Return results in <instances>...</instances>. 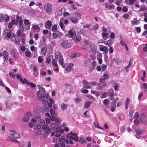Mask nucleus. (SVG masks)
<instances>
[{"label": "nucleus", "mask_w": 147, "mask_h": 147, "mask_svg": "<svg viewBox=\"0 0 147 147\" xmlns=\"http://www.w3.org/2000/svg\"><path fill=\"white\" fill-rule=\"evenodd\" d=\"M132 61L130 60L129 62V63L128 65L126 67V69H127V68H129L131 67V65L132 64Z\"/></svg>", "instance_id": "nucleus-48"}, {"label": "nucleus", "mask_w": 147, "mask_h": 147, "mask_svg": "<svg viewBox=\"0 0 147 147\" xmlns=\"http://www.w3.org/2000/svg\"><path fill=\"white\" fill-rule=\"evenodd\" d=\"M136 30L138 33H140L141 32V29L139 27H137L136 28Z\"/></svg>", "instance_id": "nucleus-62"}, {"label": "nucleus", "mask_w": 147, "mask_h": 147, "mask_svg": "<svg viewBox=\"0 0 147 147\" xmlns=\"http://www.w3.org/2000/svg\"><path fill=\"white\" fill-rule=\"evenodd\" d=\"M5 18L3 16H1L0 17V21L1 22H3L5 20Z\"/></svg>", "instance_id": "nucleus-54"}, {"label": "nucleus", "mask_w": 147, "mask_h": 147, "mask_svg": "<svg viewBox=\"0 0 147 147\" xmlns=\"http://www.w3.org/2000/svg\"><path fill=\"white\" fill-rule=\"evenodd\" d=\"M65 85L66 87V91L68 92H70L71 91V86L70 85L67 84H65Z\"/></svg>", "instance_id": "nucleus-18"}, {"label": "nucleus", "mask_w": 147, "mask_h": 147, "mask_svg": "<svg viewBox=\"0 0 147 147\" xmlns=\"http://www.w3.org/2000/svg\"><path fill=\"white\" fill-rule=\"evenodd\" d=\"M109 77V76L107 74H105L103 77L104 79H105V80H106Z\"/></svg>", "instance_id": "nucleus-57"}, {"label": "nucleus", "mask_w": 147, "mask_h": 147, "mask_svg": "<svg viewBox=\"0 0 147 147\" xmlns=\"http://www.w3.org/2000/svg\"><path fill=\"white\" fill-rule=\"evenodd\" d=\"M83 83L84 85V86L83 87V88H86V89H88L91 88V87L89 85L90 83L87 82V81L85 80H83Z\"/></svg>", "instance_id": "nucleus-10"}, {"label": "nucleus", "mask_w": 147, "mask_h": 147, "mask_svg": "<svg viewBox=\"0 0 147 147\" xmlns=\"http://www.w3.org/2000/svg\"><path fill=\"white\" fill-rule=\"evenodd\" d=\"M121 40H120V44L123 47L125 45L126 46V44L124 43V41L123 40L121 37Z\"/></svg>", "instance_id": "nucleus-49"}, {"label": "nucleus", "mask_w": 147, "mask_h": 147, "mask_svg": "<svg viewBox=\"0 0 147 147\" xmlns=\"http://www.w3.org/2000/svg\"><path fill=\"white\" fill-rule=\"evenodd\" d=\"M57 30V26L56 25H54L52 26L51 30L53 32H55Z\"/></svg>", "instance_id": "nucleus-28"}, {"label": "nucleus", "mask_w": 147, "mask_h": 147, "mask_svg": "<svg viewBox=\"0 0 147 147\" xmlns=\"http://www.w3.org/2000/svg\"><path fill=\"white\" fill-rule=\"evenodd\" d=\"M19 25L20 26H23V22L22 20L21 19H20L19 20Z\"/></svg>", "instance_id": "nucleus-53"}, {"label": "nucleus", "mask_w": 147, "mask_h": 147, "mask_svg": "<svg viewBox=\"0 0 147 147\" xmlns=\"http://www.w3.org/2000/svg\"><path fill=\"white\" fill-rule=\"evenodd\" d=\"M105 53H107L108 52V48L106 46H104V49L103 51Z\"/></svg>", "instance_id": "nucleus-59"}, {"label": "nucleus", "mask_w": 147, "mask_h": 147, "mask_svg": "<svg viewBox=\"0 0 147 147\" xmlns=\"http://www.w3.org/2000/svg\"><path fill=\"white\" fill-rule=\"evenodd\" d=\"M55 59L57 61H59V63L61 65L62 67L64 68L65 67V65L64 63V59L63 58V56L59 52L57 51L55 53Z\"/></svg>", "instance_id": "nucleus-2"}, {"label": "nucleus", "mask_w": 147, "mask_h": 147, "mask_svg": "<svg viewBox=\"0 0 147 147\" xmlns=\"http://www.w3.org/2000/svg\"><path fill=\"white\" fill-rule=\"evenodd\" d=\"M109 101L107 99H105L104 100L103 104L104 105H106L108 104L109 102Z\"/></svg>", "instance_id": "nucleus-51"}, {"label": "nucleus", "mask_w": 147, "mask_h": 147, "mask_svg": "<svg viewBox=\"0 0 147 147\" xmlns=\"http://www.w3.org/2000/svg\"><path fill=\"white\" fill-rule=\"evenodd\" d=\"M69 35L71 37L74 38L76 36V34L75 31H73L72 30H70L69 31Z\"/></svg>", "instance_id": "nucleus-17"}, {"label": "nucleus", "mask_w": 147, "mask_h": 147, "mask_svg": "<svg viewBox=\"0 0 147 147\" xmlns=\"http://www.w3.org/2000/svg\"><path fill=\"white\" fill-rule=\"evenodd\" d=\"M47 49V46L46 45H44L41 49V54L45 56Z\"/></svg>", "instance_id": "nucleus-8"}, {"label": "nucleus", "mask_w": 147, "mask_h": 147, "mask_svg": "<svg viewBox=\"0 0 147 147\" xmlns=\"http://www.w3.org/2000/svg\"><path fill=\"white\" fill-rule=\"evenodd\" d=\"M139 113L136 112L134 114V118H137L139 117Z\"/></svg>", "instance_id": "nucleus-42"}, {"label": "nucleus", "mask_w": 147, "mask_h": 147, "mask_svg": "<svg viewBox=\"0 0 147 147\" xmlns=\"http://www.w3.org/2000/svg\"><path fill=\"white\" fill-rule=\"evenodd\" d=\"M75 16L76 17H78L79 18H80V17L81 16V15L78 12H76L75 13Z\"/></svg>", "instance_id": "nucleus-43"}, {"label": "nucleus", "mask_w": 147, "mask_h": 147, "mask_svg": "<svg viewBox=\"0 0 147 147\" xmlns=\"http://www.w3.org/2000/svg\"><path fill=\"white\" fill-rule=\"evenodd\" d=\"M24 24L25 25H28L29 24L30 25L29 21L28 20L25 19L24 21Z\"/></svg>", "instance_id": "nucleus-37"}, {"label": "nucleus", "mask_w": 147, "mask_h": 147, "mask_svg": "<svg viewBox=\"0 0 147 147\" xmlns=\"http://www.w3.org/2000/svg\"><path fill=\"white\" fill-rule=\"evenodd\" d=\"M50 113L51 114L53 115L55 114V111L53 109H51L50 111Z\"/></svg>", "instance_id": "nucleus-40"}, {"label": "nucleus", "mask_w": 147, "mask_h": 147, "mask_svg": "<svg viewBox=\"0 0 147 147\" xmlns=\"http://www.w3.org/2000/svg\"><path fill=\"white\" fill-rule=\"evenodd\" d=\"M24 31H22V30H19L18 31L17 33V35L18 37H20L22 35V32H23Z\"/></svg>", "instance_id": "nucleus-31"}, {"label": "nucleus", "mask_w": 147, "mask_h": 147, "mask_svg": "<svg viewBox=\"0 0 147 147\" xmlns=\"http://www.w3.org/2000/svg\"><path fill=\"white\" fill-rule=\"evenodd\" d=\"M17 78L20 80V81L21 83L23 84H25V80H24H24L22 79V78H21L20 76L19 75H18L16 76Z\"/></svg>", "instance_id": "nucleus-19"}, {"label": "nucleus", "mask_w": 147, "mask_h": 147, "mask_svg": "<svg viewBox=\"0 0 147 147\" xmlns=\"http://www.w3.org/2000/svg\"><path fill=\"white\" fill-rule=\"evenodd\" d=\"M70 20L72 21V22L76 23L77 21V20L76 18H75L74 17H71L70 18Z\"/></svg>", "instance_id": "nucleus-29"}, {"label": "nucleus", "mask_w": 147, "mask_h": 147, "mask_svg": "<svg viewBox=\"0 0 147 147\" xmlns=\"http://www.w3.org/2000/svg\"><path fill=\"white\" fill-rule=\"evenodd\" d=\"M12 30H9L8 31L7 34L6 36L8 38H10L11 37L12 34H11Z\"/></svg>", "instance_id": "nucleus-23"}, {"label": "nucleus", "mask_w": 147, "mask_h": 147, "mask_svg": "<svg viewBox=\"0 0 147 147\" xmlns=\"http://www.w3.org/2000/svg\"><path fill=\"white\" fill-rule=\"evenodd\" d=\"M41 128V126L39 125L36 124L34 126V128L35 129H39Z\"/></svg>", "instance_id": "nucleus-35"}, {"label": "nucleus", "mask_w": 147, "mask_h": 147, "mask_svg": "<svg viewBox=\"0 0 147 147\" xmlns=\"http://www.w3.org/2000/svg\"><path fill=\"white\" fill-rule=\"evenodd\" d=\"M129 100L128 98H127L125 104V107L126 109H127L128 108V105L129 104Z\"/></svg>", "instance_id": "nucleus-20"}, {"label": "nucleus", "mask_w": 147, "mask_h": 147, "mask_svg": "<svg viewBox=\"0 0 147 147\" xmlns=\"http://www.w3.org/2000/svg\"><path fill=\"white\" fill-rule=\"evenodd\" d=\"M146 9V7H141L138 11H145Z\"/></svg>", "instance_id": "nucleus-60"}, {"label": "nucleus", "mask_w": 147, "mask_h": 147, "mask_svg": "<svg viewBox=\"0 0 147 147\" xmlns=\"http://www.w3.org/2000/svg\"><path fill=\"white\" fill-rule=\"evenodd\" d=\"M51 126L52 129L55 131L56 132H58L60 130V128L58 127L57 123H55L52 124Z\"/></svg>", "instance_id": "nucleus-4"}, {"label": "nucleus", "mask_w": 147, "mask_h": 147, "mask_svg": "<svg viewBox=\"0 0 147 147\" xmlns=\"http://www.w3.org/2000/svg\"><path fill=\"white\" fill-rule=\"evenodd\" d=\"M65 69L67 72H69L71 71V67L69 66H67L66 67Z\"/></svg>", "instance_id": "nucleus-38"}, {"label": "nucleus", "mask_w": 147, "mask_h": 147, "mask_svg": "<svg viewBox=\"0 0 147 147\" xmlns=\"http://www.w3.org/2000/svg\"><path fill=\"white\" fill-rule=\"evenodd\" d=\"M2 56H3V58L4 59V62L7 61L8 55L6 51H4L2 53H0V57Z\"/></svg>", "instance_id": "nucleus-5"}, {"label": "nucleus", "mask_w": 147, "mask_h": 147, "mask_svg": "<svg viewBox=\"0 0 147 147\" xmlns=\"http://www.w3.org/2000/svg\"><path fill=\"white\" fill-rule=\"evenodd\" d=\"M29 120V119L28 117H24L23 118V121L25 122H27Z\"/></svg>", "instance_id": "nucleus-45"}, {"label": "nucleus", "mask_w": 147, "mask_h": 147, "mask_svg": "<svg viewBox=\"0 0 147 147\" xmlns=\"http://www.w3.org/2000/svg\"><path fill=\"white\" fill-rule=\"evenodd\" d=\"M52 64L53 65L55 66V67H57L58 66V65L57 64V63L54 59H53L52 62Z\"/></svg>", "instance_id": "nucleus-30"}, {"label": "nucleus", "mask_w": 147, "mask_h": 147, "mask_svg": "<svg viewBox=\"0 0 147 147\" xmlns=\"http://www.w3.org/2000/svg\"><path fill=\"white\" fill-rule=\"evenodd\" d=\"M5 89L9 93H10L11 92V90L8 87H5Z\"/></svg>", "instance_id": "nucleus-58"}, {"label": "nucleus", "mask_w": 147, "mask_h": 147, "mask_svg": "<svg viewBox=\"0 0 147 147\" xmlns=\"http://www.w3.org/2000/svg\"><path fill=\"white\" fill-rule=\"evenodd\" d=\"M26 116L28 117H31L32 116V115L31 112H29L27 113Z\"/></svg>", "instance_id": "nucleus-44"}, {"label": "nucleus", "mask_w": 147, "mask_h": 147, "mask_svg": "<svg viewBox=\"0 0 147 147\" xmlns=\"http://www.w3.org/2000/svg\"><path fill=\"white\" fill-rule=\"evenodd\" d=\"M112 44V41L111 40H109L107 42L106 45H107L108 47H110Z\"/></svg>", "instance_id": "nucleus-25"}, {"label": "nucleus", "mask_w": 147, "mask_h": 147, "mask_svg": "<svg viewBox=\"0 0 147 147\" xmlns=\"http://www.w3.org/2000/svg\"><path fill=\"white\" fill-rule=\"evenodd\" d=\"M20 19H21V18L19 16H17L16 19H13L11 20V22L14 25H17L19 22V20Z\"/></svg>", "instance_id": "nucleus-9"}, {"label": "nucleus", "mask_w": 147, "mask_h": 147, "mask_svg": "<svg viewBox=\"0 0 147 147\" xmlns=\"http://www.w3.org/2000/svg\"><path fill=\"white\" fill-rule=\"evenodd\" d=\"M13 136L16 138L18 139H19L20 138V136L19 133H17L16 131L15 132V133L14 134Z\"/></svg>", "instance_id": "nucleus-24"}, {"label": "nucleus", "mask_w": 147, "mask_h": 147, "mask_svg": "<svg viewBox=\"0 0 147 147\" xmlns=\"http://www.w3.org/2000/svg\"><path fill=\"white\" fill-rule=\"evenodd\" d=\"M38 123L40 126H42L45 124V121L43 119H40L38 121Z\"/></svg>", "instance_id": "nucleus-21"}, {"label": "nucleus", "mask_w": 147, "mask_h": 147, "mask_svg": "<svg viewBox=\"0 0 147 147\" xmlns=\"http://www.w3.org/2000/svg\"><path fill=\"white\" fill-rule=\"evenodd\" d=\"M8 31V30L7 28H5L3 30V35H6Z\"/></svg>", "instance_id": "nucleus-50"}, {"label": "nucleus", "mask_w": 147, "mask_h": 147, "mask_svg": "<svg viewBox=\"0 0 147 147\" xmlns=\"http://www.w3.org/2000/svg\"><path fill=\"white\" fill-rule=\"evenodd\" d=\"M106 86V84L105 81L100 83L98 84V90H101L103 88V86Z\"/></svg>", "instance_id": "nucleus-14"}, {"label": "nucleus", "mask_w": 147, "mask_h": 147, "mask_svg": "<svg viewBox=\"0 0 147 147\" xmlns=\"http://www.w3.org/2000/svg\"><path fill=\"white\" fill-rule=\"evenodd\" d=\"M44 95L43 92L40 90H39L37 92V96L39 99L41 98Z\"/></svg>", "instance_id": "nucleus-12"}, {"label": "nucleus", "mask_w": 147, "mask_h": 147, "mask_svg": "<svg viewBox=\"0 0 147 147\" xmlns=\"http://www.w3.org/2000/svg\"><path fill=\"white\" fill-rule=\"evenodd\" d=\"M71 45L70 43L66 41L62 42L61 45V46L65 49L69 48L70 47Z\"/></svg>", "instance_id": "nucleus-6"}, {"label": "nucleus", "mask_w": 147, "mask_h": 147, "mask_svg": "<svg viewBox=\"0 0 147 147\" xmlns=\"http://www.w3.org/2000/svg\"><path fill=\"white\" fill-rule=\"evenodd\" d=\"M70 134H67L66 135V139L65 140V137L64 136H62L60 138V142H64L65 141L66 144L70 143V144H72L73 143L72 140L76 142H77L78 140V137L77 136V134L76 133H73L71 132Z\"/></svg>", "instance_id": "nucleus-1"}, {"label": "nucleus", "mask_w": 147, "mask_h": 147, "mask_svg": "<svg viewBox=\"0 0 147 147\" xmlns=\"http://www.w3.org/2000/svg\"><path fill=\"white\" fill-rule=\"evenodd\" d=\"M33 29L35 30H38L39 29V27L37 25H33L32 26Z\"/></svg>", "instance_id": "nucleus-34"}, {"label": "nucleus", "mask_w": 147, "mask_h": 147, "mask_svg": "<svg viewBox=\"0 0 147 147\" xmlns=\"http://www.w3.org/2000/svg\"><path fill=\"white\" fill-rule=\"evenodd\" d=\"M86 96L87 97H88V98L90 100H93L94 99V98L92 96L90 95L89 94H87L86 95Z\"/></svg>", "instance_id": "nucleus-47"}, {"label": "nucleus", "mask_w": 147, "mask_h": 147, "mask_svg": "<svg viewBox=\"0 0 147 147\" xmlns=\"http://www.w3.org/2000/svg\"><path fill=\"white\" fill-rule=\"evenodd\" d=\"M51 130L50 128L48 127L46 130L45 132L47 134H50L51 132Z\"/></svg>", "instance_id": "nucleus-39"}, {"label": "nucleus", "mask_w": 147, "mask_h": 147, "mask_svg": "<svg viewBox=\"0 0 147 147\" xmlns=\"http://www.w3.org/2000/svg\"><path fill=\"white\" fill-rule=\"evenodd\" d=\"M47 26L51 28L52 25V23L50 20H48L46 23Z\"/></svg>", "instance_id": "nucleus-33"}, {"label": "nucleus", "mask_w": 147, "mask_h": 147, "mask_svg": "<svg viewBox=\"0 0 147 147\" xmlns=\"http://www.w3.org/2000/svg\"><path fill=\"white\" fill-rule=\"evenodd\" d=\"M24 80H25V84L26 83L28 85H30L32 88H34L36 86L35 84L32 82L29 83L28 82V80L25 78H24Z\"/></svg>", "instance_id": "nucleus-15"}, {"label": "nucleus", "mask_w": 147, "mask_h": 147, "mask_svg": "<svg viewBox=\"0 0 147 147\" xmlns=\"http://www.w3.org/2000/svg\"><path fill=\"white\" fill-rule=\"evenodd\" d=\"M90 48L92 53H95L96 50V48L94 45L91 44L90 45Z\"/></svg>", "instance_id": "nucleus-16"}, {"label": "nucleus", "mask_w": 147, "mask_h": 147, "mask_svg": "<svg viewBox=\"0 0 147 147\" xmlns=\"http://www.w3.org/2000/svg\"><path fill=\"white\" fill-rule=\"evenodd\" d=\"M107 93L106 92H105L102 94L101 95V97L103 98H104L106 97L107 96Z\"/></svg>", "instance_id": "nucleus-36"}, {"label": "nucleus", "mask_w": 147, "mask_h": 147, "mask_svg": "<svg viewBox=\"0 0 147 147\" xmlns=\"http://www.w3.org/2000/svg\"><path fill=\"white\" fill-rule=\"evenodd\" d=\"M128 10L127 8L125 6H124L122 9V11L123 12H126Z\"/></svg>", "instance_id": "nucleus-63"}, {"label": "nucleus", "mask_w": 147, "mask_h": 147, "mask_svg": "<svg viewBox=\"0 0 147 147\" xmlns=\"http://www.w3.org/2000/svg\"><path fill=\"white\" fill-rule=\"evenodd\" d=\"M49 102L47 101V104H45L46 105H48L49 108H51L52 107V105L54 103V100L52 99L51 98L49 99Z\"/></svg>", "instance_id": "nucleus-11"}, {"label": "nucleus", "mask_w": 147, "mask_h": 147, "mask_svg": "<svg viewBox=\"0 0 147 147\" xmlns=\"http://www.w3.org/2000/svg\"><path fill=\"white\" fill-rule=\"evenodd\" d=\"M52 6L50 3H48L45 5L44 9L46 10L47 13H50L51 11Z\"/></svg>", "instance_id": "nucleus-3"}, {"label": "nucleus", "mask_w": 147, "mask_h": 147, "mask_svg": "<svg viewBox=\"0 0 147 147\" xmlns=\"http://www.w3.org/2000/svg\"><path fill=\"white\" fill-rule=\"evenodd\" d=\"M49 94L47 93H46L45 95L43 96V100H42V102L44 104H47V101H49Z\"/></svg>", "instance_id": "nucleus-7"}, {"label": "nucleus", "mask_w": 147, "mask_h": 147, "mask_svg": "<svg viewBox=\"0 0 147 147\" xmlns=\"http://www.w3.org/2000/svg\"><path fill=\"white\" fill-rule=\"evenodd\" d=\"M135 132L137 134H139V135H141L142 133V132L141 130L140 129H137L135 130Z\"/></svg>", "instance_id": "nucleus-32"}, {"label": "nucleus", "mask_w": 147, "mask_h": 147, "mask_svg": "<svg viewBox=\"0 0 147 147\" xmlns=\"http://www.w3.org/2000/svg\"><path fill=\"white\" fill-rule=\"evenodd\" d=\"M90 26V24H86L84 25L83 26V27L84 28H88Z\"/></svg>", "instance_id": "nucleus-56"}, {"label": "nucleus", "mask_w": 147, "mask_h": 147, "mask_svg": "<svg viewBox=\"0 0 147 147\" xmlns=\"http://www.w3.org/2000/svg\"><path fill=\"white\" fill-rule=\"evenodd\" d=\"M92 102L89 101L86 102L85 104L84 107L86 108H87L88 107L90 106V105L92 103Z\"/></svg>", "instance_id": "nucleus-22"}, {"label": "nucleus", "mask_w": 147, "mask_h": 147, "mask_svg": "<svg viewBox=\"0 0 147 147\" xmlns=\"http://www.w3.org/2000/svg\"><path fill=\"white\" fill-rule=\"evenodd\" d=\"M136 1V0H129V4L131 5H133L134 2Z\"/></svg>", "instance_id": "nucleus-41"}, {"label": "nucleus", "mask_w": 147, "mask_h": 147, "mask_svg": "<svg viewBox=\"0 0 147 147\" xmlns=\"http://www.w3.org/2000/svg\"><path fill=\"white\" fill-rule=\"evenodd\" d=\"M13 24L12 23V22H11L9 23L8 26V27L9 28L11 29V28L13 26Z\"/></svg>", "instance_id": "nucleus-61"}, {"label": "nucleus", "mask_w": 147, "mask_h": 147, "mask_svg": "<svg viewBox=\"0 0 147 147\" xmlns=\"http://www.w3.org/2000/svg\"><path fill=\"white\" fill-rule=\"evenodd\" d=\"M107 68V66L105 65V64H102V71H104Z\"/></svg>", "instance_id": "nucleus-52"}, {"label": "nucleus", "mask_w": 147, "mask_h": 147, "mask_svg": "<svg viewBox=\"0 0 147 147\" xmlns=\"http://www.w3.org/2000/svg\"><path fill=\"white\" fill-rule=\"evenodd\" d=\"M87 58L90 61L95 59V57L93 55L89 54L87 55Z\"/></svg>", "instance_id": "nucleus-13"}, {"label": "nucleus", "mask_w": 147, "mask_h": 147, "mask_svg": "<svg viewBox=\"0 0 147 147\" xmlns=\"http://www.w3.org/2000/svg\"><path fill=\"white\" fill-rule=\"evenodd\" d=\"M34 125V123L33 122H31L28 124V125L30 127H32Z\"/></svg>", "instance_id": "nucleus-64"}, {"label": "nucleus", "mask_w": 147, "mask_h": 147, "mask_svg": "<svg viewBox=\"0 0 147 147\" xmlns=\"http://www.w3.org/2000/svg\"><path fill=\"white\" fill-rule=\"evenodd\" d=\"M52 35L54 39H56L58 37V35L55 33H53Z\"/></svg>", "instance_id": "nucleus-46"}, {"label": "nucleus", "mask_w": 147, "mask_h": 147, "mask_svg": "<svg viewBox=\"0 0 147 147\" xmlns=\"http://www.w3.org/2000/svg\"><path fill=\"white\" fill-rule=\"evenodd\" d=\"M61 121V120L59 118H58L57 117L55 119V121L57 123H60V122Z\"/></svg>", "instance_id": "nucleus-55"}, {"label": "nucleus", "mask_w": 147, "mask_h": 147, "mask_svg": "<svg viewBox=\"0 0 147 147\" xmlns=\"http://www.w3.org/2000/svg\"><path fill=\"white\" fill-rule=\"evenodd\" d=\"M81 40V38L80 36V35H78L77 36H76V38L75 39L76 42H78L79 41H80Z\"/></svg>", "instance_id": "nucleus-27"}, {"label": "nucleus", "mask_w": 147, "mask_h": 147, "mask_svg": "<svg viewBox=\"0 0 147 147\" xmlns=\"http://www.w3.org/2000/svg\"><path fill=\"white\" fill-rule=\"evenodd\" d=\"M67 105L63 103L61 105V109L62 110H64L67 108Z\"/></svg>", "instance_id": "nucleus-26"}]
</instances>
